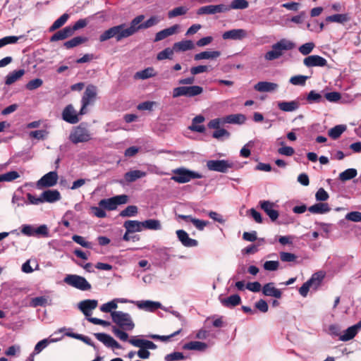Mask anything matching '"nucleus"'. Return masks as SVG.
<instances>
[{"label": "nucleus", "instance_id": "55", "mask_svg": "<svg viewBox=\"0 0 361 361\" xmlns=\"http://www.w3.org/2000/svg\"><path fill=\"white\" fill-rule=\"evenodd\" d=\"M185 358L183 353L180 352H173L164 357L165 361H180L185 360Z\"/></svg>", "mask_w": 361, "mask_h": 361}, {"label": "nucleus", "instance_id": "15", "mask_svg": "<svg viewBox=\"0 0 361 361\" xmlns=\"http://www.w3.org/2000/svg\"><path fill=\"white\" fill-rule=\"evenodd\" d=\"M261 209L267 214L272 221H276L279 217V212L274 208L275 203L268 200H262L259 202Z\"/></svg>", "mask_w": 361, "mask_h": 361}, {"label": "nucleus", "instance_id": "64", "mask_svg": "<svg viewBox=\"0 0 361 361\" xmlns=\"http://www.w3.org/2000/svg\"><path fill=\"white\" fill-rule=\"evenodd\" d=\"M345 219L353 222H360L361 221V212H351L345 215Z\"/></svg>", "mask_w": 361, "mask_h": 361}, {"label": "nucleus", "instance_id": "61", "mask_svg": "<svg viewBox=\"0 0 361 361\" xmlns=\"http://www.w3.org/2000/svg\"><path fill=\"white\" fill-rule=\"evenodd\" d=\"M315 45L313 42H307L302 45H301L299 47V51L304 56L308 55L310 54L313 49L314 48Z\"/></svg>", "mask_w": 361, "mask_h": 361}, {"label": "nucleus", "instance_id": "58", "mask_svg": "<svg viewBox=\"0 0 361 361\" xmlns=\"http://www.w3.org/2000/svg\"><path fill=\"white\" fill-rule=\"evenodd\" d=\"M118 307V305L116 304V300H112L110 302H108L106 303L103 304L100 307V310L102 312H113V310H116Z\"/></svg>", "mask_w": 361, "mask_h": 361}, {"label": "nucleus", "instance_id": "57", "mask_svg": "<svg viewBox=\"0 0 361 361\" xmlns=\"http://www.w3.org/2000/svg\"><path fill=\"white\" fill-rule=\"evenodd\" d=\"M324 277V273L319 271L314 273L308 281L312 283V286H314L315 288H317L320 284Z\"/></svg>", "mask_w": 361, "mask_h": 361}, {"label": "nucleus", "instance_id": "47", "mask_svg": "<svg viewBox=\"0 0 361 361\" xmlns=\"http://www.w3.org/2000/svg\"><path fill=\"white\" fill-rule=\"evenodd\" d=\"M188 11V8L185 6H178L168 13L169 18H173L179 16L185 15Z\"/></svg>", "mask_w": 361, "mask_h": 361}, {"label": "nucleus", "instance_id": "32", "mask_svg": "<svg viewBox=\"0 0 361 361\" xmlns=\"http://www.w3.org/2000/svg\"><path fill=\"white\" fill-rule=\"evenodd\" d=\"M147 173L145 171L140 170L130 171L125 173L124 180L127 183H132L139 178L146 176Z\"/></svg>", "mask_w": 361, "mask_h": 361}, {"label": "nucleus", "instance_id": "34", "mask_svg": "<svg viewBox=\"0 0 361 361\" xmlns=\"http://www.w3.org/2000/svg\"><path fill=\"white\" fill-rule=\"evenodd\" d=\"M220 55L221 52L219 51H205L196 54L194 56V59L195 61H200L204 59H214L218 58Z\"/></svg>", "mask_w": 361, "mask_h": 361}, {"label": "nucleus", "instance_id": "38", "mask_svg": "<svg viewBox=\"0 0 361 361\" xmlns=\"http://www.w3.org/2000/svg\"><path fill=\"white\" fill-rule=\"evenodd\" d=\"M156 72L152 67H148L142 71L135 73V79L146 80L156 75Z\"/></svg>", "mask_w": 361, "mask_h": 361}, {"label": "nucleus", "instance_id": "6", "mask_svg": "<svg viewBox=\"0 0 361 361\" xmlns=\"http://www.w3.org/2000/svg\"><path fill=\"white\" fill-rule=\"evenodd\" d=\"M63 281L67 285L85 291L91 289L90 283L82 276L76 274H67Z\"/></svg>", "mask_w": 361, "mask_h": 361}, {"label": "nucleus", "instance_id": "40", "mask_svg": "<svg viewBox=\"0 0 361 361\" xmlns=\"http://www.w3.org/2000/svg\"><path fill=\"white\" fill-rule=\"evenodd\" d=\"M241 301L240 297L237 295H232L226 298H224L221 300L223 305L228 307H235L240 304Z\"/></svg>", "mask_w": 361, "mask_h": 361}, {"label": "nucleus", "instance_id": "14", "mask_svg": "<svg viewBox=\"0 0 361 361\" xmlns=\"http://www.w3.org/2000/svg\"><path fill=\"white\" fill-rule=\"evenodd\" d=\"M59 176L56 171H50L43 176L37 182L38 188L52 187L57 183Z\"/></svg>", "mask_w": 361, "mask_h": 361}, {"label": "nucleus", "instance_id": "2", "mask_svg": "<svg viewBox=\"0 0 361 361\" xmlns=\"http://www.w3.org/2000/svg\"><path fill=\"white\" fill-rule=\"evenodd\" d=\"M295 47V44L286 38L281 39L271 45V49L264 54V59L271 61L280 59L286 51L291 50Z\"/></svg>", "mask_w": 361, "mask_h": 361}, {"label": "nucleus", "instance_id": "19", "mask_svg": "<svg viewBox=\"0 0 361 361\" xmlns=\"http://www.w3.org/2000/svg\"><path fill=\"white\" fill-rule=\"evenodd\" d=\"M97 305V300L88 299L80 302L78 304V307L86 317H88L91 315L92 310H94Z\"/></svg>", "mask_w": 361, "mask_h": 361}, {"label": "nucleus", "instance_id": "54", "mask_svg": "<svg viewBox=\"0 0 361 361\" xmlns=\"http://www.w3.org/2000/svg\"><path fill=\"white\" fill-rule=\"evenodd\" d=\"M94 336L98 341L104 343V345L108 348L111 343V340L113 339V337L104 333H96L94 334Z\"/></svg>", "mask_w": 361, "mask_h": 361}, {"label": "nucleus", "instance_id": "13", "mask_svg": "<svg viewBox=\"0 0 361 361\" xmlns=\"http://www.w3.org/2000/svg\"><path fill=\"white\" fill-rule=\"evenodd\" d=\"M135 305L140 310L153 312L157 309H162L168 311L166 307H164L161 302L152 300H137L135 302Z\"/></svg>", "mask_w": 361, "mask_h": 361}, {"label": "nucleus", "instance_id": "39", "mask_svg": "<svg viewBox=\"0 0 361 361\" xmlns=\"http://www.w3.org/2000/svg\"><path fill=\"white\" fill-rule=\"evenodd\" d=\"M49 301L50 298L49 296H39L32 298L30 302V305L32 307H44L49 304Z\"/></svg>", "mask_w": 361, "mask_h": 361}, {"label": "nucleus", "instance_id": "53", "mask_svg": "<svg viewBox=\"0 0 361 361\" xmlns=\"http://www.w3.org/2000/svg\"><path fill=\"white\" fill-rule=\"evenodd\" d=\"M308 76L298 75L290 78L289 82L293 85L304 86L306 83Z\"/></svg>", "mask_w": 361, "mask_h": 361}, {"label": "nucleus", "instance_id": "28", "mask_svg": "<svg viewBox=\"0 0 361 361\" xmlns=\"http://www.w3.org/2000/svg\"><path fill=\"white\" fill-rule=\"evenodd\" d=\"M183 348L184 350L204 352L208 348V345L204 342L194 341L185 343Z\"/></svg>", "mask_w": 361, "mask_h": 361}, {"label": "nucleus", "instance_id": "56", "mask_svg": "<svg viewBox=\"0 0 361 361\" xmlns=\"http://www.w3.org/2000/svg\"><path fill=\"white\" fill-rule=\"evenodd\" d=\"M3 182H11L13 180H16L20 176V173L18 171H11L7 173H5L4 174H1Z\"/></svg>", "mask_w": 361, "mask_h": 361}, {"label": "nucleus", "instance_id": "10", "mask_svg": "<svg viewBox=\"0 0 361 361\" xmlns=\"http://www.w3.org/2000/svg\"><path fill=\"white\" fill-rule=\"evenodd\" d=\"M97 94V88L96 86L93 85L87 86L82 97V107L80 111V114L82 115L86 113V107L94 102Z\"/></svg>", "mask_w": 361, "mask_h": 361}, {"label": "nucleus", "instance_id": "1", "mask_svg": "<svg viewBox=\"0 0 361 361\" xmlns=\"http://www.w3.org/2000/svg\"><path fill=\"white\" fill-rule=\"evenodd\" d=\"M144 19V15H139L130 21L129 26L122 23L111 27L99 36V40L100 42H104L114 37L117 42H120L123 39L128 38L137 32L135 25L140 24Z\"/></svg>", "mask_w": 361, "mask_h": 361}, {"label": "nucleus", "instance_id": "23", "mask_svg": "<svg viewBox=\"0 0 361 361\" xmlns=\"http://www.w3.org/2000/svg\"><path fill=\"white\" fill-rule=\"evenodd\" d=\"M360 329L361 322L352 326H350L345 331H344L343 334L340 335L339 340L342 341H348L353 339L360 330Z\"/></svg>", "mask_w": 361, "mask_h": 361}, {"label": "nucleus", "instance_id": "16", "mask_svg": "<svg viewBox=\"0 0 361 361\" xmlns=\"http://www.w3.org/2000/svg\"><path fill=\"white\" fill-rule=\"evenodd\" d=\"M303 63L307 68L324 67L327 65V61L319 55H311L304 59Z\"/></svg>", "mask_w": 361, "mask_h": 361}, {"label": "nucleus", "instance_id": "24", "mask_svg": "<svg viewBox=\"0 0 361 361\" xmlns=\"http://www.w3.org/2000/svg\"><path fill=\"white\" fill-rule=\"evenodd\" d=\"M278 87L279 85L276 83L267 81L259 82L254 86L255 90L259 92H274Z\"/></svg>", "mask_w": 361, "mask_h": 361}, {"label": "nucleus", "instance_id": "4", "mask_svg": "<svg viewBox=\"0 0 361 361\" xmlns=\"http://www.w3.org/2000/svg\"><path fill=\"white\" fill-rule=\"evenodd\" d=\"M173 175L171 179L178 183H185L192 179L202 178V175L198 172L190 171L185 168H178L173 171Z\"/></svg>", "mask_w": 361, "mask_h": 361}, {"label": "nucleus", "instance_id": "63", "mask_svg": "<svg viewBox=\"0 0 361 361\" xmlns=\"http://www.w3.org/2000/svg\"><path fill=\"white\" fill-rule=\"evenodd\" d=\"M307 100L309 103L320 102L322 101V95L319 93L316 92L314 90H312L309 92Z\"/></svg>", "mask_w": 361, "mask_h": 361}, {"label": "nucleus", "instance_id": "9", "mask_svg": "<svg viewBox=\"0 0 361 361\" xmlns=\"http://www.w3.org/2000/svg\"><path fill=\"white\" fill-rule=\"evenodd\" d=\"M69 139L74 144L85 142L91 139V134L87 128L80 125L72 130Z\"/></svg>", "mask_w": 361, "mask_h": 361}, {"label": "nucleus", "instance_id": "17", "mask_svg": "<svg viewBox=\"0 0 361 361\" xmlns=\"http://www.w3.org/2000/svg\"><path fill=\"white\" fill-rule=\"evenodd\" d=\"M247 30L241 28L230 30L224 32L222 35L224 39L232 40H242L247 37Z\"/></svg>", "mask_w": 361, "mask_h": 361}, {"label": "nucleus", "instance_id": "26", "mask_svg": "<svg viewBox=\"0 0 361 361\" xmlns=\"http://www.w3.org/2000/svg\"><path fill=\"white\" fill-rule=\"evenodd\" d=\"M173 47L175 52H183L193 49L195 44L192 40L185 39L174 43Z\"/></svg>", "mask_w": 361, "mask_h": 361}, {"label": "nucleus", "instance_id": "7", "mask_svg": "<svg viewBox=\"0 0 361 361\" xmlns=\"http://www.w3.org/2000/svg\"><path fill=\"white\" fill-rule=\"evenodd\" d=\"M203 88L198 85L180 86L173 90V97L176 98L182 96L192 97L201 94Z\"/></svg>", "mask_w": 361, "mask_h": 361}, {"label": "nucleus", "instance_id": "62", "mask_svg": "<svg viewBox=\"0 0 361 361\" xmlns=\"http://www.w3.org/2000/svg\"><path fill=\"white\" fill-rule=\"evenodd\" d=\"M279 256L281 260L284 262H295L297 259V256L295 254L286 252H281Z\"/></svg>", "mask_w": 361, "mask_h": 361}, {"label": "nucleus", "instance_id": "46", "mask_svg": "<svg viewBox=\"0 0 361 361\" xmlns=\"http://www.w3.org/2000/svg\"><path fill=\"white\" fill-rule=\"evenodd\" d=\"M326 20L328 22L343 23L348 20V17L346 14H334L327 16Z\"/></svg>", "mask_w": 361, "mask_h": 361}, {"label": "nucleus", "instance_id": "20", "mask_svg": "<svg viewBox=\"0 0 361 361\" xmlns=\"http://www.w3.org/2000/svg\"><path fill=\"white\" fill-rule=\"evenodd\" d=\"M176 235L182 245L187 247H196L198 242L195 239L190 238L188 233L184 230H177Z\"/></svg>", "mask_w": 361, "mask_h": 361}, {"label": "nucleus", "instance_id": "21", "mask_svg": "<svg viewBox=\"0 0 361 361\" xmlns=\"http://www.w3.org/2000/svg\"><path fill=\"white\" fill-rule=\"evenodd\" d=\"M179 29L180 25L178 24L173 25L168 28L164 29L156 34L154 41L157 42L163 40L165 38L177 33Z\"/></svg>", "mask_w": 361, "mask_h": 361}, {"label": "nucleus", "instance_id": "11", "mask_svg": "<svg viewBox=\"0 0 361 361\" xmlns=\"http://www.w3.org/2000/svg\"><path fill=\"white\" fill-rule=\"evenodd\" d=\"M207 167L212 171L226 173L230 169L233 168V164L225 159L209 160L207 161Z\"/></svg>", "mask_w": 361, "mask_h": 361}, {"label": "nucleus", "instance_id": "44", "mask_svg": "<svg viewBox=\"0 0 361 361\" xmlns=\"http://www.w3.org/2000/svg\"><path fill=\"white\" fill-rule=\"evenodd\" d=\"M357 170L355 169H348L339 174V179L342 181H346L355 178L357 176Z\"/></svg>", "mask_w": 361, "mask_h": 361}, {"label": "nucleus", "instance_id": "52", "mask_svg": "<svg viewBox=\"0 0 361 361\" xmlns=\"http://www.w3.org/2000/svg\"><path fill=\"white\" fill-rule=\"evenodd\" d=\"M248 6L249 3L247 0H233L228 7L230 9H245Z\"/></svg>", "mask_w": 361, "mask_h": 361}, {"label": "nucleus", "instance_id": "8", "mask_svg": "<svg viewBox=\"0 0 361 361\" xmlns=\"http://www.w3.org/2000/svg\"><path fill=\"white\" fill-rule=\"evenodd\" d=\"M128 200V197L126 195H120L111 198L101 200L99 202V206L111 211L116 209L118 205L127 203Z\"/></svg>", "mask_w": 361, "mask_h": 361}, {"label": "nucleus", "instance_id": "51", "mask_svg": "<svg viewBox=\"0 0 361 361\" xmlns=\"http://www.w3.org/2000/svg\"><path fill=\"white\" fill-rule=\"evenodd\" d=\"M33 236L37 237V238L48 237L49 236V229H48L47 225L42 224L38 227H35Z\"/></svg>", "mask_w": 361, "mask_h": 361}, {"label": "nucleus", "instance_id": "25", "mask_svg": "<svg viewBox=\"0 0 361 361\" xmlns=\"http://www.w3.org/2000/svg\"><path fill=\"white\" fill-rule=\"evenodd\" d=\"M279 109L284 112H293L296 111L300 106L298 100H292L289 102H278Z\"/></svg>", "mask_w": 361, "mask_h": 361}, {"label": "nucleus", "instance_id": "43", "mask_svg": "<svg viewBox=\"0 0 361 361\" xmlns=\"http://www.w3.org/2000/svg\"><path fill=\"white\" fill-rule=\"evenodd\" d=\"M69 18L68 14L64 13L60 18H59L56 20L54 22L52 25L49 27V32H53L61 27H62L68 20Z\"/></svg>", "mask_w": 361, "mask_h": 361}, {"label": "nucleus", "instance_id": "50", "mask_svg": "<svg viewBox=\"0 0 361 361\" xmlns=\"http://www.w3.org/2000/svg\"><path fill=\"white\" fill-rule=\"evenodd\" d=\"M137 207L135 205L128 206L125 209L121 212L120 216L122 217L135 216L137 214Z\"/></svg>", "mask_w": 361, "mask_h": 361}, {"label": "nucleus", "instance_id": "18", "mask_svg": "<svg viewBox=\"0 0 361 361\" xmlns=\"http://www.w3.org/2000/svg\"><path fill=\"white\" fill-rule=\"evenodd\" d=\"M62 118L65 121L71 124L77 123L80 120L78 114L71 104L65 107L62 112Z\"/></svg>", "mask_w": 361, "mask_h": 361}, {"label": "nucleus", "instance_id": "37", "mask_svg": "<svg viewBox=\"0 0 361 361\" xmlns=\"http://www.w3.org/2000/svg\"><path fill=\"white\" fill-rule=\"evenodd\" d=\"M143 230L159 231L162 228L161 221L158 219H149L142 221Z\"/></svg>", "mask_w": 361, "mask_h": 361}, {"label": "nucleus", "instance_id": "45", "mask_svg": "<svg viewBox=\"0 0 361 361\" xmlns=\"http://www.w3.org/2000/svg\"><path fill=\"white\" fill-rule=\"evenodd\" d=\"M175 52V50H173V47L172 48H166L163 51L158 53L157 56V59L159 61L164 60V59H171L173 57V55Z\"/></svg>", "mask_w": 361, "mask_h": 361}, {"label": "nucleus", "instance_id": "12", "mask_svg": "<svg viewBox=\"0 0 361 361\" xmlns=\"http://www.w3.org/2000/svg\"><path fill=\"white\" fill-rule=\"evenodd\" d=\"M230 10L228 6L225 4H218V5H209L200 7L197 13L198 15H213L219 13H225Z\"/></svg>", "mask_w": 361, "mask_h": 361}, {"label": "nucleus", "instance_id": "36", "mask_svg": "<svg viewBox=\"0 0 361 361\" xmlns=\"http://www.w3.org/2000/svg\"><path fill=\"white\" fill-rule=\"evenodd\" d=\"M310 212L312 214H325L329 212L331 209L327 203H317L308 208Z\"/></svg>", "mask_w": 361, "mask_h": 361}, {"label": "nucleus", "instance_id": "27", "mask_svg": "<svg viewBox=\"0 0 361 361\" xmlns=\"http://www.w3.org/2000/svg\"><path fill=\"white\" fill-rule=\"evenodd\" d=\"M43 202H55L61 199V194L56 190H47L42 193Z\"/></svg>", "mask_w": 361, "mask_h": 361}, {"label": "nucleus", "instance_id": "30", "mask_svg": "<svg viewBox=\"0 0 361 361\" xmlns=\"http://www.w3.org/2000/svg\"><path fill=\"white\" fill-rule=\"evenodd\" d=\"M161 21V18L158 16H151L148 20L145 21L144 23H140V24H136L135 27L136 29V32L140 30L147 29L152 27L156 25H157Z\"/></svg>", "mask_w": 361, "mask_h": 361}, {"label": "nucleus", "instance_id": "22", "mask_svg": "<svg viewBox=\"0 0 361 361\" xmlns=\"http://www.w3.org/2000/svg\"><path fill=\"white\" fill-rule=\"evenodd\" d=\"M262 291L265 296L274 297L278 299L281 298L282 295L281 290L276 288L274 283L272 282L264 284L262 288Z\"/></svg>", "mask_w": 361, "mask_h": 361}, {"label": "nucleus", "instance_id": "31", "mask_svg": "<svg viewBox=\"0 0 361 361\" xmlns=\"http://www.w3.org/2000/svg\"><path fill=\"white\" fill-rule=\"evenodd\" d=\"M245 121L246 117L242 114H231L223 118V122L226 123L243 124Z\"/></svg>", "mask_w": 361, "mask_h": 361}, {"label": "nucleus", "instance_id": "48", "mask_svg": "<svg viewBox=\"0 0 361 361\" xmlns=\"http://www.w3.org/2000/svg\"><path fill=\"white\" fill-rule=\"evenodd\" d=\"M48 135L49 132L46 130H37L30 132L29 137L30 138H34L38 140H43L47 137Z\"/></svg>", "mask_w": 361, "mask_h": 361}, {"label": "nucleus", "instance_id": "42", "mask_svg": "<svg viewBox=\"0 0 361 361\" xmlns=\"http://www.w3.org/2000/svg\"><path fill=\"white\" fill-rule=\"evenodd\" d=\"M345 130L346 126L345 125H338L331 128L328 134L332 139L336 140L338 138Z\"/></svg>", "mask_w": 361, "mask_h": 361}, {"label": "nucleus", "instance_id": "49", "mask_svg": "<svg viewBox=\"0 0 361 361\" xmlns=\"http://www.w3.org/2000/svg\"><path fill=\"white\" fill-rule=\"evenodd\" d=\"M56 341L55 339L49 340L47 338H44L40 341H39L35 346L34 352L32 353L35 355L39 354L42 350H44L49 343Z\"/></svg>", "mask_w": 361, "mask_h": 361}, {"label": "nucleus", "instance_id": "35", "mask_svg": "<svg viewBox=\"0 0 361 361\" xmlns=\"http://www.w3.org/2000/svg\"><path fill=\"white\" fill-rule=\"evenodd\" d=\"M25 74V71L23 69H20L17 71H12L9 73L5 80V83L7 85H11L17 80H18L23 75Z\"/></svg>", "mask_w": 361, "mask_h": 361}, {"label": "nucleus", "instance_id": "33", "mask_svg": "<svg viewBox=\"0 0 361 361\" xmlns=\"http://www.w3.org/2000/svg\"><path fill=\"white\" fill-rule=\"evenodd\" d=\"M73 34L71 32V27L67 26L64 27L63 29L58 31L54 35H53L51 37L50 41L51 42H56L59 40H63L71 36H72Z\"/></svg>", "mask_w": 361, "mask_h": 361}, {"label": "nucleus", "instance_id": "29", "mask_svg": "<svg viewBox=\"0 0 361 361\" xmlns=\"http://www.w3.org/2000/svg\"><path fill=\"white\" fill-rule=\"evenodd\" d=\"M123 226L128 232L135 233L143 231L142 221L128 220L124 222Z\"/></svg>", "mask_w": 361, "mask_h": 361}, {"label": "nucleus", "instance_id": "41", "mask_svg": "<svg viewBox=\"0 0 361 361\" xmlns=\"http://www.w3.org/2000/svg\"><path fill=\"white\" fill-rule=\"evenodd\" d=\"M87 41V37L78 36V37H73V39L66 42L64 43L63 46L66 49H71V48L75 47Z\"/></svg>", "mask_w": 361, "mask_h": 361}, {"label": "nucleus", "instance_id": "5", "mask_svg": "<svg viewBox=\"0 0 361 361\" xmlns=\"http://www.w3.org/2000/svg\"><path fill=\"white\" fill-rule=\"evenodd\" d=\"M111 318L116 324L124 330L131 331L135 327L132 317L128 313L121 311H114L111 312Z\"/></svg>", "mask_w": 361, "mask_h": 361}, {"label": "nucleus", "instance_id": "60", "mask_svg": "<svg viewBox=\"0 0 361 361\" xmlns=\"http://www.w3.org/2000/svg\"><path fill=\"white\" fill-rule=\"evenodd\" d=\"M73 240L80 245L81 246L86 247V248H91L92 247V243L87 241L84 237L78 235H73L72 236Z\"/></svg>", "mask_w": 361, "mask_h": 361}, {"label": "nucleus", "instance_id": "3", "mask_svg": "<svg viewBox=\"0 0 361 361\" xmlns=\"http://www.w3.org/2000/svg\"><path fill=\"white\" fill-rule=\"evenodd\" d=\"M128 342L133 346L140 348L137 352V355L140 359H148L150 356V353L148 350H154L157 348V345L152 341L140 338L139 336L131 337Z\"/></svg>", "mask_w": 361, "mask_h": 361}, {"label": "nucleus", "instance_id": "59", "mask_svg": "<svg viewBox=\"0 0 361 361\" xmlns=\"http://www.w3.org/2000/svg\"><path fill=\"white\" fill-rule=\"evenodd\" d=\"M253 146H254V142L252 140L249 141L240 149V155L244 158L249 157L251 154L250 148H252Z\"/></svg>", "mask_w": 361, "mask_h": 361}]
</instances>
